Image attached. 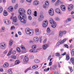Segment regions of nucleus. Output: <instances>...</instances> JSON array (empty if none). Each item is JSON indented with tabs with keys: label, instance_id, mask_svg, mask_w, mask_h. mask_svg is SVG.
I'll return each mask as SVG.
<instances>
[{
	"label": "nucleus",
	"instance_id": "1",
	"mask_svg": "<svg viewBox=\"0 0 74 74\" xmlns=\"http://www.w3.org/2000/svg\"><path fill=\"white\" fill-rule=\"evenodd\" d=\"M25 10L23 8H20L18 9V13L20 14L18 17V19L21 20L23 18L26 19V15L25 14Z\"/></svg>",
	"mask_w": 74,
	"mask_h": 74
},
{
	"label": "nucleus",
	"instance_id": "2",
	"mask_svg": "<svg viewBox=\"0 0 74 74\" xmlns=\"http://www.w3.org/2000/svg\"><path fill=\"white\" fill-rule=\"evenodd\" d=\"M35 34L36 36H38L40 34V31L38 28H36L35 29Z\"/></svg>",
	"mask_w": 74,
	"mask_h": 74
},
{
	"label": "nucleus",
	"instance_id": "3",
	"mask_svg": "<svg viewBox=\"0 0 74 74\" xmlns=\"http://www.w3.org/2000/svg\"><path fill=\"white\" fill-rule=\"evenodd\" d=\"M6 48V44L4 42H2L0 44V48L5 49Z\"/></svg>",
	"mask_w": 74,
	"mask_h": 74
},
{
	"label": "nucleus",
	"instance_id": "4",
	"mask_svg": "<svg viewBox=\"0 0 74 74\" xmlns=\"http://www.w3.org/2000/svg\"><path fill=\"white\" fill-rule=\"evenodd\" d=\"M48 25V21L46 20L45 21H44L43 22L42 25L43 27H47Z\"/></svg>",
	"mask_w": 74,
	"mask_h": 74
},
{
	"label": "nucleus",
	"instance_id": "5",
	"mask_svg": "<svg viewBox=\"0 0 74 74\" xmlns=\"http://www.w3.org/2000/svg\"><path fill=\"white\" fill-rule=\"evenodd\" d=\"M49 13L51 16H53L54 15V12L53 11V9H51L49 11Z\"/></svg>",
	"mask_w": 74,
	"mask_h": 74
},
{
	"label": "nucleus",
	"instance_id": "6",
	"mask_svg": "<svg viewBox=\"0 0 74 74\" xmlns=\"http://www.w3.org/2000/svg\"><path fill=\"white\" fill-rule=\"evenodd\" d=\"M7 11L9 12H12L14 11V8L12 6H10L8 9Z\"/></svg>",
	"mask_w": 74,
	"mask_h": 74
},
{
	"label": "nucleus",
	"instance_id": "7",
	"mask_svg": "<svg viewBox=\"0 0 74 74\" xmlns=\"http://www.w3.org/2000/svg\"><path fill=\"white\" fill-rule=\"evenodd\" d=\"M55 11L56 13L58 14H59L60 15L61 14V11L59 9V8H56L55 9Z\"/></svg>",
	"mask_w": 74,
	"mask_h": 74
},
{
	"label": "nucleus",
	"instance_id": "8",
	"mask_svg": "<svg viewBox=\"0 0 74 74\" xmlns=\"http://www.w3.org/2000/svg\"><path fill=\"white\" fill-rule=\"evenodd\" d=\"M73 5L72 4L69 5L68 7V11H70L71 10H73Z\"/></svg>",
	"mask_w": 74,
	"mask_h": 74
},
{
	"label": "nucleus",
	"instance_id": "9",
	"mask_svg": "<svg viewBox=\"0 0 74 74\" xmlns=\"http://www.w3.org/2000/svg\"><path fill=\"white\" fill-rule=\"evenodd\" d=\"M61 8L62 11L63 12L66 11V7L64 5H61Z\"/></svg>",
	"mask_w": 74,
	"mask_h": 74
},
{
	"label": "nucleus",
	"instance_id": "10",
	"mask_svg": "<svg viewBox=\"0 0 74 74\" xmlns=\"http://www.w3.org/2000/svg\"><path fill=\"white\" fill-rule=\"evenodd\" d=\"M29 60V58H27V55H26L23 59V61L24 62H27Z\"/></svg>",
	"mask_w": 74,
	"mask_h": 74
},
{
	"label": "nucleus",
	"instance_id": "11",
	"mask_svg": "<svg viewBox=\"0 0 74 74\" xmlns=\"http://www.w3.org/2000/svg\"><path fill=\"white\" fill-rule=\"evenodd\" d=\"M4 22L5 24L6 25H10L11 23V21H8L7 19H5L4 20Z\"/></svg>",
	"mask_w": 74,
	"mask_h": 74
},
{
	"label": "nucleus",
	"instance_id": "12",
	"mask_svg": "<svg viewBox=\"0 0 74 74\" xmlns=\"http://www.w3.org/2000/svg\"><path fill=\"white\" fill-rule=\"evenodd\" d=\"M33 40L35 42H38L39 41V39L37 37H35L33 38Z\"/></svg>",
	"mask_w": 74,
	"mask_h": 74
},
{
	"label": "nucleus",
	"instance_id": "13",
	"mask_svg": "<svg viewBox=\"0 0 74 74\" xmlns=\"http://www.w3.org/2000/svg\"><path fill=\"white\" fill-rule=\"evenodd\" d=\"M9 66V63L8 62H5L3 65V67L4 68H7Z\"/></svg>",
	"mask_w": 74,
	"mask_h": 74
},
{
	"label": "nucleus",
	"instance_id": "14",
	"mask_svg": "<svg viewBox=\"0 0 74 74\" xmlns=\"http://www.w3.org/2000/svg\"><path fill=\"white\" fill-rule=\"evenodd\" d=\"M30 31V29L29 28H27L25 29V33L27 34H29Z\"/></svg>",
	"mask_w": 74,
	"mask_h": 74
},
{
	"label": "nucleus",
	"instance_id": "15",
	"mask_svg": "<svg viewBox=\"0 0 74 74\" xmlns=\"http://www.w3.org/2000/svg\"><path fill=\"white\" fill-rule=\"evenodd\" d=\"M49 22L51 24H52L53 23L55 22L54 21H53V18H50L49 19Z\"/></svg>",
	"mask_w": 74,
	"mask_h": 74
},
{
	"label": "nucleus",
	"instance_id": "16",
	"mask_svg": "<svg viewBox=\"0 0 74 74\" xmlns=\"http://www.w3.org/2000/svg\"><path fill=\"white\" fill-rule=\"evenodd\" d=\"M33 4L34 5H38L39 4V1H34Z\"/></svg>",
	"mask_w": 74,
	"mask_h": 74
},
{
	"label": "nucleus",
	"instance_id": "17",
	"mask_svg": "<svg viewBox=\"0 0 74 74\" xmlns=\"http://www.w3.org/2000/svg\"><path fill=\"white\" fill-rule=\"evenodd\" d=\"M26 19H25L24 18H23L21 19L20 20L21 22V23H24L25 24L26 23Z\"/></svg>",
	"mask_w": 74,
	"mask_h": 74
},
{
	"label": "nucleus",
	"instance_id": "18",
	"mask_svg": "<svg viewBox=\"0 0 74 74\" xmlns=\"http://www.w3.org/2000/svg\"><path fill=\"white\" fill-rule=\"evenodd\" d=\"M29 52L31 53H36V52H37L38 51L36 50L31 49L29 50Z\"/></svg>",
	"mask_w": 74,
	"mask_h": 74
},
{
	"label": "nucleus",
	"instance_id": "19",
	"mask_svg": "<svg viewBox=\"0 0 74 74\" xmlns=\"http://www.w3.org/2000/svg\"><path fill=\"white\" fill-rule=\"evenodd\" d=\"M34 34V31L33 30H30L29 34V36H33Z\"/></svg>",
	"mask_w": 74,
	"mask_h": 74
},
{
	"label": "nucleus",
	"instance_id": "20",
	"mask_svg": "<svg viewBox=\"0 0 74 74\" xmlns=\"http://www.w3.org/2000/svg\"><path fill=\"white\" fill-rule=\"evenodd\" d=\"M51 24L52 25L51 27L53 28H55L56 27L57 24L55 22H54V23Z\"/></svg>",
	"mask_w": 74,
	"mask_h": 74
},
{
	"label": "nucleus",
	"instance_id": "21",
	"mask_svg": "<svg viewBox=\"0 0 74 74\" xmlns=\"http://www.w3.org/2000/svg\"><path fill=\"white\" fill-rule=\"evenodd\" d=\"M48 45H43V48L44 49H46L48 47Z\"/></svg>",
	"mask_w": 74,
	"mask_h": 74
},
{
	"label": "nucleus",
	"instance_id": "22",
	"mask_svg": "<svg viewBox=\"0 0 74 74\" xmlns=\"http://www.w3.org/2000/svg\"><path fill=\"white\" fill-rule=\"evenodd\" d=\"M13 21L14 22H16L18 21V20H17V18L15 16L13 18Z\"/></svg>",
	"mask_w": 74,
	"mask_h": 74
},
{
	"label": "nucleus",
	"instance_id": "23",
	"mask_svg": "<svg viewBox=\"0 0 74 74\" xmlns=\"http://www.w3.org/2000/svg\"><path fill=\"white\" fill-rule=\"evenodd\" d=\"M59 36L60 37H62L63 36V31H60L59 32Z\"/></svg>",
	"mask_w": 74,
	"mask_h": 74
},
{
	"label": "nucleus",
	"instance_id": "24",
	"mask_svg": "<svg viewBox=\"0 0 74 74\" xmlns=\"http://www.w3.org/2000/svg\"><path fill=\"white\" fill-rule=\"evenodd\" d=\"M8 15V12H7L6 11V10H4L3 12V15L4 16H7Z\"/></svg>",
	"mask_w": 74,
	"mask_h": 74
},
{
	"label": "nucleus",
	"instance_id": "25",
	"mask_svg": "<svg viewBox=\"0 0 74 74\" xmlns=\"http://www.w3.org/2000/svg\"><path fill=\"white\" fill-rule=\"evenodd\" d=\"M27 14L28 15H30L32 14V11L30 9H28L27 12Z\"/></svg>",
	"mask_w": 74,
	"mask_h": 74
},
{
	"label": "nucleus",
	"instance_id": "26",
	"mask_svg": "<svg viewBox=\"0 0 74 74\" xmlns=\"http://www.w3.org/2000/svg\"><path fill=\"white\" fill-rule=\"evenodd\" d=\"M13 42H14V41L12 40H10L9 42V45L10 46H12V45H13Z\"/></svg>",
	"mask_w": 74,
	"mask_h": 74
},
{
	"label": "nucleus",
	"instance_id": "27",
	"mask_svg": "<svg viewBox=\"0 0 74 74\" xmlns=\"http://www.w3.org/2000/svg\"><path fill=\"white\" fill-rule=\"evenodd\" d=\"M67 40V39L66 38H64V39H63L61 41V44H63Z\"/></svg>",
	"mask_w": 74,
	"mask_h": 74
},
{
	"label": "nucleus",
	"instance_id": "28",
	"mask_svg": "<svg viewBox=\"0 0 74 74\" xmlns=\"http://www.w3.org/2000/svg\"><path fill=\"white\" fill-rule=\"evenodd\" d=\"M38 68V65H35L32 66V69H36Z\"/></svg>",
	"mask_w": 74,
	"mask_h": 74
},
{
	"label": "nucleus",
	"instance_id": "29",
	"mask_svg": "<svg viewBox=\"0 0 74 74\" xmlns=\"http://www.w3.org/2000/svg\"><path fill=\"white\" fill-rule=\"evenodd\" d=\"M39 17L42 18V19H43L44 18V15H43V14H40Z\"/></svg>",
	"mask_w": 74,
	"mask_h": 74
},
{
	"label": "nucleus",
	"instance_id": "30",
	"mask_svg": "<svg viewBox=\"0 0 74 74\" xmlns=\"http://www.w3.org/2000/svg\"><path fill=\"white\" fill-rule=\"evenodd\" d=\"M21 48L23 50L25 51H26V48H25V47L24 46H21Z\"/></svg>",
	"mask_w": 74,
	"mask_h": 74
},
{
	"label": "nucleus",
	"instance_id": "31",
	"mask_svg": "<svg viewBox=\"0 0 74 74\" xmlns=\"http://www.w3.org/2000/svg\"><path fill=\"white\" fill-rule=\"evenodd\" d=\"M1 31L2 32H4L5 31V27H2L1 29Z\"/></svg>",
	"mask_w": 74,
	"mask_h": 74
},
{
	"label": "nucleus",
	"instance_id": "32",
	"mask_svg": "<svg viewBox=\"0 0 74 74\" xmlns=\"http://www.w3.org/2000/svg\"><path fill=\"white\" fill-rule=\"evenodd\" d=\"M71 63H72V64H73V65H74V58H71Z\"/></svg>",
	"mask_w": 74,
	"mask_h": 74
},
{
	"label": "nucleus",
	"instance_id": "33",
	"mask_svg": "<svg viewBox=\"0 0 74 74\" xmlns=\"http://www.w3.org/2000/svg\"><path fill=\"white\" fill-rule=\"evenodd\" d=\"M71 53L72 56H74V49H73L72 50Z\"/></svg>",
	"mask_w": 74,
	"mask_h": 74
},
{
	"label": "nucleus",
	"instance_id": "34",
	"mask_svg": "<svg viewBox=\"0 0 74 74\" xmlns=\"http://www.w3.org/2000/svg\"><path fill=\"white\" fill-rule=\"evenodd\" d=\"M20 63V61H19V60H16L15 62V64H19V63Z\"/></svg>",
	"mask_w": 74,
	"mask_h": 74
},
{
	"label": "nucleus",
	"instance_id": "35",
	"mask_svg": "<svg viewBox=\"0 0 74 74\" xmlns=\"http://www.w3.org/2000/svg\"><path fill=\"white\" fill-rule=\"evenodd\" d=\"M3 11V7L1 6H0V13H1Z\"/></svg>",
	"mask_w": 74,
	"mask_h": 74
},
{
	"label": "nucleus",
	"instance_id": "36",
	"mask_svg": "<svg viewBox=\"0 0 74 74\" xmlns=\"http://www.w3.org/2000/svg\"><path fill=\"white\" fill-rule=\"evenodd\" d=\"M66 59L67 60H69L70 59V57L69 56V55L67 54L66 55Z\"/></svg>",
	"mask_w": 74,
	"mask_h": 74
},
{
	"label": "nucleus",
	"instance_id": "37",
	"mask_svg": "<svg viewBox=\"0 0 74 74\" xmlns=\"http://www.w3.org/2000/svg\"><path fill=\"white\" fill-rule=\"evenodd\" d=\"M11 58L12 59H16V58L15 56H11Z\"/></svg>",
	"mask_w": 74,
	"mask_h": 74
},
{
	"label": "nucleus",
	"instance_id": "38",
	"mask_svg": "<svg viewBox=\"0 0 74 74\" xmlns=\"http://www.w3.org/2000/svg\"><path fill=\"white\" fill-rule=\"evenodd\" d=\"M16 50L18 52H21V50L20 49V48L19 47H17L16 49Z\"/></svg>",
	"mask_w": 74,
	"mask_h": 74
},
{
	"label": "nucleus",
	"instance_id": "39",
	"mask_svg": "<svg viewBox=\"0 0 74 74\" xmlns=\"http://www.w3.org/2000/svg\"><path fill=\"white\" fill-rule=\"evenodd\" d=\"M42 36H40L39 37V41L40 42V43H41L42 42Z\"/></svg>",
	"mask_w": 74,
	"mask_h": 74
},
{
	"label": "nucleus",
	"instance_id": "40",
	"mask_svg": "<svg viewBox=\"0 0 74 74\" xmlns=\"http://www.w3.org/2000/svg\"><path fill=\"white\" fill-rule=\"evenodd\" d=\"M43 20V19L42 18H40L39 17L38 18V21L39 22H41Z\"/></svg>",
	"mask_w": 74,
	"mask_h": 74
},
{
	"label": "nucleus",
	"instance_id": "41",
	"mask_svg": "<svg viewBox=\"0 0 74 74\" xmlns=\"http://www.w3.org/2000/svg\"><path fill=\"white\" fill-rule=\"evenodd\" d=\"M34 62L35 63H39L40 61L38 60L35 59L34 60Z\"/></svg>",
	"mask_w": 74,
	"mask_h": 74
},
{
	"label": "nucleus",
	"instance_id": "42",
	"mask_svg": "<svg viewBox=\"0 0 74 74\" xmlns=\"http://www.w3.org/2000/svg\"><path fill=\"white\" fill-rule=\"evenodd\" d=\"M28 19L29 21H32V17L30 16H29Z\"/></svg>",
	"mask_w": 74,
	"mask_h": 74
},
{
	"label": "nucleus",
	"instance_id": "43",
	"mask_svg": "<svg viewBox=\"0 0 74 74\" xmlns=\"http://www.w3.org/2000/svg\"><path fill=\"white\" fill-rule=\"evenodd\" d=\"M32 48L33 49H36L37 48V45H33L32 46Z\"/></svg>",
	"mask_w": 74,
	"mask_h": 74
},
{
	"label": "nucleus",
	"instance_id": "44",
	"mask_svg": "<svg viewBox=\"0 0 74 74\" xmlns=\"http://www.w3.org/2000/svg\"><path fill=\"white\" fill-rule=\"evenodd\" d=\"M47 33H50L51 32V30L49 28H48L47 30Z\"/></svg>",
	"mask_w": 74,
	"mask_h": 74
},
{
	"label": "nucleus",
	"instance_id": "45",
	"mask_svg": "<svg viewBox=\"0 0 74 74\" xmlns=\"http://www.w3.org/2000/svg\"><path fill=\"white\" fill-rule=\"evenodd\" d=\"M70 21H71V19H70V18H68L66 20V23H68V22H70Z\"/></svg>",
	"mask_w": 74,
	"mask_h": 74
},
{
	"label": "nucleus",
	"instance_id": "46",
	"mask_svg": "<svg viewBox=\"0 0 74 74\" xmlns=\"http://www.w3.org/2000/svg\"><path fill=\"white\" fill-rule=\"evenodd\" d=\"M18 4H16L14 7V8L15 10L17 9V8H18Z\"/></svg>",
	"mask_w": 74,
	"mask_h": 74
},
{
	"label": "nucleus",
	"instance_id": "47",
	"mask_svg": "<svg viewBox=\"0 0 74 74\" xmlns=\"http://www.w3.org/2000/svg\"><path fill=\"white\" fill-rule=\"evenodd\" d=\"M8 73L9 74H11L12 73V71H11V69H9L8 70Z\"/></svg>",
	"mask_w": 74,
	"mask_h": 74
},
{
	"label": "nucleus",
	"instance_id": "48",
	"mask_svg": "<svg viewBox=\"0 0 74 74\" xmlns=\"http://www.w3.org/2000/svg\"><path fill=\"white\" fill-rule=\"evenodd\" d=\"M37 11H35L34 12V16H37Z\"/></svg>",
	"mask_w": 74,
	"mask_h": 74
},
{
	"label": "nucleus",
	"instance_id": "49",
	"mask_svg": "<svg viewBox=\"0 0 74 74\" xmlns=\"http://www.w3.org/2000/svg\"><path fill=\"white\" fill-rule=\"evenodd\" d=\"M45 5H49V2L48 1H46L45 2Z\"/></svg>",
	"mask_w": 74,
	"mask_h": 74
},
{
	"label": "nucleus",
	"instance_id": "50",
	"mask_svg": "<svg viewBox=\"0 0 74 74\" xmlns=\"http://www.w3.org/2000/svg\"><path fill=\"white\" fill-rule=\"evenodd\" d=\"M49 70V68H48L47 69H45L44 70V71H48Z\"/></svg>",
	"mask_w": 74,
	"mask_h": 74
},
{
	"label": "nucleus",
	"instance_id": "51",
	"mask_svg": "<svg viewBox=\"0 0 74 74\" xmlns=\"http://www.w3.org/2000/svg\"><path fill=\"white\" fill-rule=\"evenodd\" d=\"M69 68L70 69V71H71V72H72V71H73V69H72V68L71 67L69 66Z\"/></svg>",
	"mask_w": 74,
	"mask_h": 74
},
{
	"label": "nucleus",
	"instance_id": "52",
	"mask_svg": "<svg viewBox=\"0 0 74 74\" xmlns=\"http://www.w3.org/2000/svg\"><path fill=\"white\" fill-rule=\"evenodd\" d=\"M56 56H60V53H57L56 54Z\"/></svg>",
	"mask_w": 74,
	"mask_h": 74
},
{
	"label": "nucleus",
	"instance_id": "53",
	"mask_svg": "<svg viewBox=\"0 0 74 74\" xmlns=\"http://www.w3.org/2000/svg\"><path fill=\"white\" fill-rule=\"evenodd\" d=\"M60 3V1L59 0H57V1H56V4H59V3Z\"/></svg>",
	"mask_w": 74,
	"mask_h": 74
},
{
	"label": "nucleus",
	"instance_id": "54",
	"mask_svg": "<svg viewBox=\"0 0 74 74\" xmlns=\"http://www.w3.org/2000/svg\"><path fill=\"white\" fill-rule=\"evenodd\" d=\"M11 55V53L10 52H9L7 54V56H10Z\"/></svg>",
	"mask_w": 74,
	"mask_h": 74
},
{
	"label": "nucleus",
	"instance_id": "55",
	"mask_svg": "<svg viewBox=\"0 0 74 74\" xmlns=\"http://www.w3.org/2000/svg\"><path fill=\"white\" fill-rule=\"evenodd\" d=\"M8 51L7 50H5L3 52V54H7V53Z\"/></svg>",
	"mask_w": 74,
	"mask_h": 74
},
{
	"label": "nucleus",
	"instance_id": "56",
	"mask_svg": "<svg viewBox=\"0 0 74 74\" xmlns=\"http://www.w3.org/2000/svg\"><path fill=\"white\" fill-rule=\"evenodd\" d=\"M55 20L56 21H59V20H60L59 18L58 17H56V18L55 19Z\"/></svg>",
	"mask_w": 74,
	"mask_h": 74
},
{
	"label": "nucleus",
	"instance_id": "57",
	"mask_svg": "<svg viewBox=\"0 0 74 74\" xmlns=\"http://www.w3.org/2000/svg\"><path fill=\"white\" fill-rule=\"evenodd\" d=\"M52 62H50L49 63V66H52Z\"/></svg>",
	"mask_w": 74,
	"mask_h": 74
},
{
	"label": "nucleus",
	"instance_id": "58",
	"mask_svg": "<svg viewBox=\"0 0 74 74\" xmlns=\"http://www.w3.org/2000/svg\"><path fill=\"white\" fill-rule=\"evenodd\" d=\"M60 44H61V42H58L56 44V45L57 46H59V45Z\"/></svg>",
	"mask_w": 74,
	"mask_h": 74
},
{
	"label": "nucleus",
	"instance_id": "59",
	"mask_svg": "<svg viewBox=\"0 0 74 74\" xmlns=\"http://www.w3.org/2000/svg\"><path fill=\"white\" fill-rule=\"evenodd\" d=\"M31 69L30 68H28L27 69H26V70L25 71V73H26L27 71H29V70H30Z\"/></svg>",
	"mask_w": 74,
	"mask_h": 74
},
{
	"label": "nucleus",
	"instance_id": "60",
	"mask_svg": "<svg viewBox=\"0 0 74 74\" xmlns=\"http://www.w3.org/2000/svg\"><path fill=\"white\" fill-rule=\"evenodd\" d=\"M11 2L12 3H15L16 2V0H12Z\"/></svg>",
	"mask_w": 74,
	"mask_h": 74
},
{
	"label": "nucleus",
	"instance_id": "61",
	"mask_svg": "<svg viewBox=\"0 0 74 74\" xmlns=\"http://www.w3.org/2000/svg\"><path fill=\"white\" fill-rule=\"evenodd\" d=\"M18 33L19 35L20 36H21L22 35V33H21V32L20 31H18Z\"/></svg>",
	"mask_w": 74,
	"mask_h": 74
},
{
	"label": "nucleus",
	"instance_id": "62",
	"mask_svg": "<svg viewBox=\"0 0 74 74\" xmlns=\"http://www.w3.org/2000/svg\"><path fill=\"white\" fill-rule=\"evenodd\" d=\"M47 39H45V40H44L43 41V44H45V42H47Z\"/></svg>",
	"mask_w": 74,
	"mask_h": 74
},
{
	"label": "nucleus",
	"instance_id": "63",
	"mask_svg": "<svg viewBox=\"0 0 74 74\" xmlns=\"http://www.w3.org/2000/svg\"><path fill=\"white\" fill-rule=\"evenodd\" d=\"M66 33H67V32L66 31H62V33L64 34H66Z\"/></svg>",
	"mask_w": 74,
	"mask_h": 74
},
{
	"label": "nucleus",
	"instance_id": "64",
	"mask_svg": "<svg viewBox=\"0 0 74 74\" xmlns=\"http://www.w3.org/2000/svg\"><path fill=\"white\" fill-rule=\"evenodd\" d=\"M12 54H13V55H15V54H16V51H13L12 52Z\"/></svg>",
	"mask_w": 74,
	"mask_h": 74
}]
</instances>
